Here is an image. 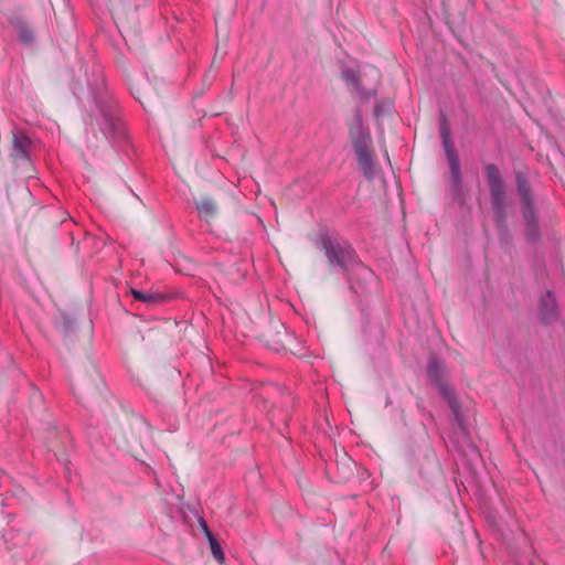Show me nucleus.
<instances>
[{
  "label": "nucleus",
  "mask_w": 565,
  "mask_h": 565,
  "mask_svg": "<svg viewBox=\"0 0 565 565\" xmlns=\"http://www.w3.org/2000/svg\"><path fill=\"white\" fill-rule=\"evenodd\" d=\"M103 384V379L90 361L87 365L76 369L71 377L73 393L83 401L94 398L100 392Z\"/></svg>",
  "instance_id": "f257e3e1"
},
{
  "label": "nucleus",
  "mask_w": 565,
  "mask_h": 565,
  "mask_svg": "<svg viewBox=\"0 0 565 565\" xmlns=\"http://www.w3.org/2000/svg\"><path fill=\"white\" fill-rule=\"evenodd\" d=\"M484 173L490 190L491 204L495 221L502 223L504 221L505 210L508 206L507 185L499 169L493 163L484 166Z\"/></svg>",
  "instance_id": "f03ea898"
},
{
  "label": "nucleus",
  "mask_w": 565,
  "mask_h": 565,
  "mask_svg": "<svg viewBox=\"0 0 565 565\" xmlns=\"http://www.w3.org/2000/svg\"><path fill=\"white\" fill-rule=\"evenodd\" d=\"M447 374L448 372L444 363L435 359L430 360L428 365V379L437 386L439 393L447 401L451 411L457 416L460 405L452 386L447 382Z\"/></svg>",
  "instance_id": "7ed1b4c3"
},
{
  "label": "nucleus",
  "mask_w": 565,
  "mask_h": 565,
  "mask_svg": "<svg viewBox=\"0 0 565 565\" xmlns=\"http://www.w3.org/2000/svg\"><path fill=\"white\" fill-rule=\"evenodd\" d=\"M148 433H150V427L143 419H125L118 428L114 429V439L119 446L130 447L134 444H140L142 436Z\"/></svg>",
  "instance_id": "20e7f679"
},
{
  "label": "nucleus",
  "mask_w": 565,
  "mask_h": 565,
  "mask_svg": "<svg viewBox=\"0 0 565 565\" xmlns=\"http://www.w3.org/2000/svg\"><path fill=\"white\" fill-rule=\"evenodd\" d=\"M322 247L331 266L347 269L355 262V253L350 245L341 244L329 237L322 238Z\"/></svg>",
  "instance_id": "39448f33"
},
{
  "label": "nucleus",
  "mask_w": 565,
  "mask_h": 565,
  "mask_svg": "<svg viewBox=\"0 0 565 565\" xmlns=\"http://www.w3.org/2000/svg\"><path fill=\"white\" fill-rule=\"evenodd\" d=\"M354 150L358 156L359 167L367 178L376 173V164L369 150L367 141L364 138L354 141Z\"/></svg>",
  "instance_id": "423d86ee"
},
{
  "label": "nucleus",
  "mask_w": 565,
  "mask_h": 565,
  "mask_svg": "<svg viewBox=\"0 0 565 565\" xmlns=\"http://www.w3.org/2000/svg\"><path fill=\"white\" fill-rule=\"evenodd\" d=\"M195 206L201 220L210 223L218 214V205L211 195H202L195 201Z\"/></svg>",
  "instance_id": "0eeeda50"
},
{
  "label": "nucleus",
  "mask_w": 565,
  "mask_h": 565,
  "mask_svg": "<svg viewBox=\"0 0 565 565\" xmlns=\"http://www.w3.org/2000/svg\"><path fill=\"white\" fill-rule=\"evenodd\" d=\"M29 146L30 140L24 134H13L11 157L15 160L26 159Z\"/></svg>",
  "instance_id": "6e6552de"
},
{
  "label": "nucleus",
  "mask_w": 565,
  "mask_h": 565,
  "mask_svg": "<svg viewBox=\"0 0 565 565\" xmlns=\"http://www.w3.org/2000/svg\"><path fill=\"white\" fill-rule=\"evenodd\" d=\"M130 294L136 301L145 303L147 307L157 306L166 300V296L154 291H141L137 289H130Z\"/></svg>",
  "instance_id": "1a4fd4ad"
},
{
  "label": "nucleus",
  "mask_w": 565,
  "mask_h": 565,
  "mask_svg": "<svg viewBox=\"0 0 565 565\" xmlns=\"http://www.w3.org/2000/svg\"><path fill=\"white\" fill-rule=\"evenodd\" d=\"M273 329L275 330V334L264 333L262 339L266 342L268 347L274 350H278L284 345L282 337L285 334V328L279 320L273 321Z\"/></svg>",
  "instance_id": "9d476101"
},
{
  "label": "nucleus",
  "mask_w": 565,
  "mask_h": 565,
  "mask_svg": "<svg viewBox=\"0 0 565 565\" xmlns=\"http://www.w3.org/2000/svg\"><path fill=\"white\" fill-rule=\"evenodd\" d=\"M523 216H524V220L530 228L531 235L533 237H535L537 234V228H536V214H535L533 201H530L529 203L527 202L523 203Z\"/></svg>",
  "instance_id": "9b49d317"
},
{
  "label": "nucleus",
  "mask_w": 565,
  "mask_h": 565,
  "mask_svg": "<svg viewBox=\"0 0 565 565\" xmlns=\"http://www.w3.org/2000/svg\"><path fill=\"white\" fill-rule=\"evenodd\" d=\"M448 162H449V168H450V173H451L452 189L456 193H459L461 191V185H462V177H461L459 158L448 160Z\"/></svg>",
  "instance_id": "f8f14e48"
},
{
  "label": "nucleus",
  "mask_w": 565,
  "mask_h": 565,
  "mask_svg": "<svg viewBox=\"0 0 565 565\" xmlns=\"http://www.w3.org/2000/svg\"><path fill=\"white\" fill-rule=\"evenodd\" d=\"M247 268L245 262H238L234 266H231L227 269V274L230 276V280L234 284L241 282L246 275Z\"/></svg>",
  "instance_id": "ddd939ff"
},
{
  "label": "nucleus",
  "mask_w": 565,
  "mask_h": 565,
  "mask_svg": "<svg viewBox=\"0 0 565 565\" xmlns=\"http://www.w3.org/2000/svg\"><path fill=\"white\" fill-rule=\"evenodd\" d=\"M516 184H518L519 193L522 199V203H524V202L529 203L530 201H532L531 188H530V184H529L526 178L523 174H521V173L516 174Z\"/></svg>",
  "instance_id": "4468645a"
},
{
  "label": "nucleus",
  "mask_w": 565,
  "mask_h": 565,
  "mask_svg": "<svg viewBox=\"0 0 565 565\" xmlns=\"http://www.w3.org/2000/svg\"><path fill=\"white\" fill-rule=\"evenodd\" d=\"M210 545H211V552H212V555L214 556V558L217 562L223 563L224 562V553L222 551V547L217 543V541L215 539H213L211 535H210Z\"/></svg>",
  "instance_id": "2eb2a0df"
},
{
  "label": "nucleus",
  "mask_w": 565,
  "mask_h": 565,
  "mask_svg": "<svg viewBox=\"0 0 565 565\" xmlns=\"http://www.w3.org/2000/svg\"><path fill=\"white\" fill-rule=\"evenodd\" d=\"M342 78L349 84V85H356L359 83V76L358 74L350 68H347L342 72Z\"/></svg>",
  "instance_id": "dca6fc26"
},
{
  "label": "nucleus",
  "mask_w": 565,
  "mask_h": 565,
  "mask_svg": "<svg viewBox=\"0 0 565 565\" xmlns=\"http://www.w3.org/2000/svg\"><path fill=\"white\" fill-rule=\"evenodd\" d=\"M443 145L448 160L458 158L457 152L451 143V140H446L443 142Z\"/></svg>",
  "instance_id": "f3484780"
},
{
  "label": "nucleus",
  "mask_w": 565,
  "mask_h": 565,
  "mask_svg": "<svg viewBox=\"0 0 565 565\" xmlns=\"http://www.w3.org/2000/svg\"><path fill=\"white\" fill-rule=\"evenodd\" d=\"M20 39L21 41H23L24 43H31L32 40H33V34L31 31L29 30H21L20 32Z\"/></svg>",
  "instance_id": "a211bd4d"
},
{
  "label": "nucleus",
  "mask_w": 565,
  "mask_h": 565,
  "mask_svg": "<svg viewBox=\"0 0 565 565\" xmlns=\"http://www.w3.org/2000/svg\"><path fill=\"white\" fill-rule=\"evenodd\" d=\"M440 135L443 142L446 140H450V131L446 122H443L440 126Z\"/></svg>",
  "instance_id": "6ab92c4d"
},
{
  "label": "nucleus",
  "mask_w": 565,
  "mask_h": 565,
  "mask_svg": "<svg viewBox=\"0 0 565 565\" xmlns=\"http://www.w3.org/2000/svg\"><path fill=\"white\" fill-rule=\"evenodd\" d=\"M547 298H548V300L551 302V311H553V309H554V300L552 299L550 294L547 295Z\"/></svg>",
  "instance_id": "aec40b11"
}]
</instances>
